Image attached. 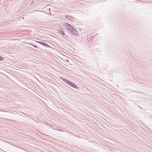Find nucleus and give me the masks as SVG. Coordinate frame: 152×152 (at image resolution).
Returning <instances> with one entry per match:
<instances>
[{
	"label": "nucleus",
	"instance_id": "nucleus-4",
	"mask_svg": "<svg viewBox=\"0 0 152 152\" xmlns=\"http://www.w3.org/2000/svg\"><path fill=\"white\" fill-rule=\"evenodd\" d=\"M65 16L66 18L69 20H71L72 17V16H70V15H65Z\"/></svg>",
	"mask_w": 152,
	"mask_h": 152
},
{
	"label": "nucleus",
	"instance_id": "nucleus-2",
	"mask_svg": "<svg viewBox=\"0 0 152 152\" xmlns=\"http://www.w3.org/2000/svg\"><path fill=\"white\" fill-rule=\"evenodd\" d=\"M58 31L59 32H58V33L60 34L63 37H65L66 36V35L64 33V30L62 28L58 27Z\"/></svg>",
	"mask_w": 152,
	"mask_h": 152
},
{
	"label": "nucleus",
	"instance_id": "nucleus-1",
	"mask_svg": "<svg viewBox=\"0 0 152 152\" xmlns=\"http://www.w3.org/2000/svg\"><path fill=\"white\" fill-rule=\"evenodd\" d=\"M64 26L66 28V29L69 31V32L76 36L79 35L77 31L72 27L71 25L68 23L64 24Z\"/></svg>",
	"mask_w": 152,
	"mask_h": 152
},
{
	"label": "nucleus",
	"instance_id": "nucleus-8",
	"mask_svg": "<svg viewBox=\"0 0 152 152\" xmlns=\"http://www.w3.org/2000/svg\"><path fill=\"white\" fill-rule=\"evenodd\" d=\"M58 130L60 131H63V130L61 129L60 127H58Z\"/></svg>",
	"mask_w": 152,
	"mask_h": 152
},
{
	"label": "nucleus",
	"instance_id": "nucleus-3",
	"mask_svg": "<svg viewBox=\"0 0 152 152\" xmlns=\"http://www.w3.org/2000/svg\"><path fill=\"white\" fill-rule=\"evenodd\" d=\"M60 77L62 81L66 83V84L69 85L70 86L71 84H73V83L72 82L69 81L65 78H61Z\"/></svg>",
	"mask_w": 152,
	"mask_h": 152
},
{
	"label": "nucleus",
	"instance_id": "nucleus-5",
	"mask_svg": "<svg viewBox=\"0 0 152 152\" xmlns=\"http://www.w3.org/2000/svg\"><path fill=\"white\" fill-rule=\"evenodd\" d=\"M39 43L40 44H41V45H44L45 46H47V45H48L46 43H45V42H39Z\"/></svg>",
	"mask_w": 152,
	"mask_h": 152
},
{
	"label": "nucleus",
	"instance_id": "nucleus-9",
	"mask_svg": "<svg viewBox=\"0 0 152 152\" xmlns=\"http://www.w3.org/2000/svg\"><path fill=\"white\" fill-rule=\"evenodd\" d=\"M33 46L35 48H37V46L36 45H33Z\"/></svg>",
	"mask_w": 152,
	"mask_h": 152
},
{
	"label": "nucleus",
	"instance_id": "nucleus-6",
	"mask_svg": "<svg viewBox=\"0 0 152 152\" xmlns=\"http://www.w3.org/2000/svg\"><path fill=\"white\" fill-rule=\"evenodd\" d=\"M70 86L73 88H77L78 87L77 86L75 85L74 83H73V84H71Z\"/></svg>",
	"mask_w": 152,
	"mask_h": 152
},
{
	"label": "nucleus",
	"instance_id": "nucleus-7",
	"mask_svg": "<svg viewBox=\"0 0 152 152\" xmlns=\"http://www.w3.org/2000/svg\"><path fill=\"white\" fill-rule=\"evenodd\" d=\"M4 59V57L0 56V61H2Z\"/></svg>",
	"mask_w": 152,
	"mask_h": 152
}]
</instances>
